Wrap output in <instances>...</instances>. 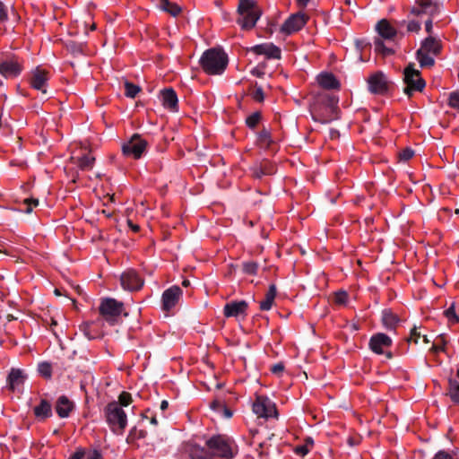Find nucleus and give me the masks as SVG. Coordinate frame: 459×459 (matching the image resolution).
Listing matches in <instances>:
<instances>
[{"instance_id": "nucleus-1", "label": "nucleus", "mask_w": 459, "mask_h": 459, "mask_svg": "<svg viewBox=\"0 0 459 459\" xmlns=\"http://www.w3.org/2000/svg\"><path fill=\"white\" fill-rule=\"evenodd\" d=\"M378 38L374 40L375 51L384 56L393 55L394 50L391 46L397 37V30L386 19H382L376 25Z\"/></svg>"}, {"instance_id": "nucleus-2", "label": "nucleus", "mask_w": 459, "mask_h": 459, "mask_svg": "<svg viewBox=\"0 0 459 459\" xmlns=\"http://www.w3.org/2000/svg\"><path fill=\"white\" fill-rule=\"evenodd\" d=\"M205 445L210 449L212 458L232 459L238 454V446L234 440L225 435H213Z\"/></svg>"}, {"instance_id": "nucleus-3", "label": "nucleus", "mask_w": 459, "mask_h": 459, "mask_svg": "<svg viewBox=\"0 0 459 459\" xmlns=\"http://www.w3.org/2000/svg\"><path fill=\"white\" fill-rule=\"evenodd\" d=\"M200 64L206 74H221L228 65V56L220 48H210L201 56Z\"/></svg>"}, {"instance_id": "nucleus-4", "label": "nucleus", "mask_w": 459, "mask_h": 459, "mask_svg": "<svg viewBox=\"0 0 459 459\" xmlns=\"http://www.w3.org/2000/svg\"><path fill=\"white\" fill-rule=\"evenodd\" d=\"M238 13L237 22L243 30L254 28L262 14L255 0H239Z\"/></svg>"}, {"instance_id": "nucleus-5", "label": "nucleus", "mask_w": 459, "mask_h": 459, "mask_svg": "<svg viewBox=\"0 0 459 459\" xmlns=\"http://www.w3.org/2000/svg\"><path fill=\"white\" fill-rule=\"evenodd\" d=\"M103 412L110 430L117 435L123 434L127 426V416L120 404L115 401L108 403Z\"/></svg>"}, {"instance_id": "nucleus-6", "label": "nucleus", "mask_w": 459, "mask_h": 459, "mask_svg": "<svg viewBox=\"0 0 459 459\" xmlns=\"http://www.w3.org/2000/svg\"><path fill=\"white\" fill-rule=\"evenodd\" d=\"M99 311L107 323L114 325L124 312V303L112 298H105L100 301Z\"/></svg>"}, {"instance_id": "nucleus-7", "label": "nucleus", "mask_w": 459, "mask_h": 459, "mask_svg": "<svg viewBox=\"0 0 459 459\" xmlns=\"http://www.w3.org/2000/svg\"><path fill=\"white\" fill-rule=\"evenodd\" d=\"M403 82L405 87L403 92L411 97L414 92H421L425 86V81L420 76V71L414 69L413 65H409L403 72Z\"/></svg>"}, {"instance_id": "nucleus-8", "label": "nucleus", "mask_w": 459, "mask_h": 459, "mask_svg": "<svg viewBox=\"0 0 459 459\" xmlns=\"http://www.w3.org/2000/svg\"><path fill=\"white\" fill-rule=\"evenodd\" d=\"M146 147L147 142L136 134L127 143L123 144L122 152L125 156L137 160L142 157Z\"/></svg>"}, {"instance_id": "nucleus-9", "label": "nucleus", "mask_w": 459, "mask_h": 459, "mask_svg": "<svg viewBox=\"0 0 459 459\" xmlns=\"http://www.w3.org/2000/svg\"><path fill=\"white\" fill-rule=\"evenodd\" d=\"M253 411L258 417L265 419L278 416L275 404L269 398L263 395L256 396L253 403Z\"/></svg>"}, {"instance_id": "nucleus-10", "label": "nucleus", "mask_w": 459, "mask_h": 459, "mask_svg": "<svg viewBox=\"0 0 459 459\" xmlns=\"http://www.w3.org/2000/svg\"><path fill=\"white\" fill-rule=\"evenodd\" d=\"M120 282L123 289L136 291L143 286L144 281L137 272L130 269L121 274Z\"/></svg>"}, {"instance_id": "nucleus-11", "label": "nucleus", "mask_w": 459, "mask_h": 459, "mask_svg": "<svg viewBox=\"0 0 459 459\" xmlns=\"http://www.w3.org/2000/svg\"><path fill=\"white\" fill-rule=\"evenodd\" d=\"M308 17L304 13L290 15L281 25V31L288 35L301 30L307 23Z\"/></svg>"}, {"instance_id": "nucleus-12", "label": "nucleus", "mask_w": 459, "mask_h": 459, "mask_svg": "<svg viewBox=\"0 0 459 459\" xmlns=\"http://www.w3.org/2000/svg\"><path fill=\"white\" fill-rule=\"evenodd\" d=\"M368 90L374 94H385L388 90V81L383 72H377L368 79Z\"/></svg>"}, {"instance_id": "nucleus-13", "label": "nucleus", "mask_w": 459, "mask_h": 459, "mask_svg": "<svg viewBox=\"0 0 459 459\" xmlns=\"http://www.w3.org/2000/svg\"><path fill=\"white\" fill-rule=\"evenodd\" d=\"M22 70V66L16 57H6L0 60V74L5 78L16 77Z\"/></svg>"}, {"instance_id": "nucleus-14", "label": "nucleus", "mask_w": 459, "mask_h": 459, "mask_svg": "<svg viewBox=\"0 0 459 459\" xmlns=\"http://www.w3.org/2000/svg\"><path fill=\"white\" fill-rule=\"evenodd\" d=\"M248 50L256 55H263L267 59H281V48L273 43L255 45L251 47Z\"/></svg>"}, {"instance_id": "nucleus-15", "label": "nucleus", "mask_w": 459, "mask_h": 459, "mask_svg": "<svg viewBox=\"0 0 459 459\" xmlns=\"http://www.w3.org/2000/svg\"><path fill=\"white\" fill-rule=\"evenodd\" d=\"M181 296L182 290L178 286H172L167 289L161 297L162 309L169 311L177 305Z\"/></svg>"}, {"instance_id": "nucleus-16", "label": "nucleus", "mask_w": 459, "mask_h": 459, "mask_svg": "<svg viewBox=\"0 0 459 459\" xmlns=\"http://www.w3.org/2000/svg\"><path fill=\"white\" fill-rule=\"evenodd\" d=\"M392 345L391 338L382 333H376L369 340V348L377 354H383L385 348Z\"/></svg>"}, {"instance_id": "nucleus-17", "label": "nucleus", "mask_w": 459, "mask_h": 459, "mask_svg": "<svg viewBox=\"0 0 459 459\" xmlns=\"http://www.w3.org/2000/svg\"><path fill=\"white\" fill-rule=\"evenodd\" d=\"M247 303L245 300L231 301L227 303L223 307V314L226 317H238L246 316Z\"/></svg>"}, {"instance_id": "nucleus-18", "label": "nucleus", "mask_w": 459, "mask_h": 459, "mask_svg": "<svg viewBox=\"0 0 459 459\" xmlns=\"http://www.w3.org/2000/svg\"><path fill=\"white\" fill-rule=\"evenodd\" d=\"M48 81V74L47 71L37 67L32 72L30 85L33 89L40 91L43 94L47 93V82Z\"/></svg>"}, {"instance_id": "nucleus-19", "label": "nucleus", "mask_w": 459, "mask_h": 459, "mask_svg": "<svg viewBox=\"0 0 459 459\" xmlns=\"http://www.w3.org/2000/svg\"><path fill=\"white\" fill-rule=\"evenodd\" d=\"M162 105L170 111L178 110V96L172 88H166L160 91Z\"/></svg>"}, {"instance_id": "nucleus-20", "label": "nucleus", "mask_w": 459, "mask_h": 459, "mask_svg": "<svg viewBox=\"0 0 459 459\" xmlns=\"http://www.w3.org/2000/svg\"><path fill=\"white\" fill-rule=\"evenodd\" d=\"M74 403L71 402L66 396H60L56 404V411L60 418H66L74 410Z\"/></svg>"}, {"instance_id": "nucleus-21", "label": "nucleus", "mask_w": 459, "mask_h": 459, "mask_svg": "<svg viewBox=\"0 0 459 459\" xmlns=\"http://www.w3.org/2000/svg\"><path fill=\"white\" fill-rule=\"evenodd\" d=\"M24 378L25 377L21 369L12 368L7 377L9 389L14 391L23 384Z\"/></svg>"}, {"instance_id": "nucleus-22", "label": "nucleus", "mask_w": 459, "mask_h": 459, "mask_svg": "<svg viewBox=\"0 0 459 459\" xmlns=\"http://www.w3.org/2000/svg\"><path fill=\"white\" fill-rule=\"evenodd\" d=\"M251 170L253 177L255 178H261L264 175L275 173L274 166L267 160L261 162L259 165H255Z\"/></svg>"}, {"instance_id": "nucleus-23", "label": "nucleus", "mask_w": 459, "mask_h": 459, "mask_svg": "<svg viewBox=\"0 0 459 459\" xmlns=\"http://www.w3.org/2000/svg\"><path fill=\"white\" fill-rule=\"evenodd\" d=\"M441 49L440 42L433 37L425 39L422 42L420 48L418 51L421 53H431L433 56H437Z\"/></svg>"}, {"instance_id": "nucleus-24", "label": "nucleus", "mask_w": 459, "mask_h": 459, "mask_svg": "<svg viewBox=\"0 0 459 459\" xmlns=\"http://www.w3.org/2000/svg\"><path fill=\"white\" fill-rule=\"evenodd\" d=\"M317 82L322 88L327 90L338 89L340 86V83L336 80L335 76L329 73L319 74L317 77Z\"/></svg>"}, {"instance_id": "nucleus-25", "label": "nucleus", "mask_w": 459, "mask_h": 459, "mask_svg": "<svg viewBox=\"0 0 459 459\" xmlns=\"http://www.w3.org/2000/svg\"><path fill=\"white\" fill-rule=\"evenodd\" d=\"M191 459H212L210 449L198 445H192L188 449Z\"/></svg>"}, {"instance_id": "nucleus-26", "label": "nucleus", "mask_w": 459, "mask_h": 459, "mask_svg": "<svg viewBox=\"0 0 459 459\" xmlns=\"http://www.w3.org/2000/svg\"><path fill=\"white\" fill-rule=\"evenodd\" d=\"M276 286L274 284H271L265 294L264 299L260 302L259 307L261 310L267 311L272 308L274 299L276 297Z\"/></svg>"}, {"instance_id": "nucleus-27", "label": "nucleus", "mask_w": 459, "mask_h": 459, "mask_svg": "<svg viewBox=\"0 0 459 459\" xmlns=\"http://www.w3.org/2000/svg\"><path fill=\"white\" fill-rule=\"evenodd\" d=\"M447 383L446 395L449 396L455 404L459 405V382L455 378L449 377Z\"/></svg>"}, {"instance_id": "nucleus-28", "label": "nucleus", "mask_w": 459, "mask_h": 459, "mask_svg": "<svg viewBox=\"0 0 459 459\" xmlns=\"http://www.w3.org/2000/svg\"><path fill=\"white\" fill-rule=\"evenodd\" d=\"M34 414L39 419L50 417L52 415L51 404L47 400H41L40 403L34 408Z\"/></svg>"}, {"instance_id": "nucleus-29", "label": "nucleus", "mask_w": 459, "mask_h": 459, "mask_svg": "<svg viewBox=\"0 0 459 459\" xmlns=\"http://www.w3.org/2000/svg\"><path fill=\"white\" fill-rule=\"evenodd\" d=\"M95 163V158L90 153L77 158L76 164L81 170H91Z\"/></svg>"}, {"instance_id": "nucleus-30", "label": "nucleus", "mask_w": 459, "mask_h": 459, "mask_svg": "<svg viewBox=\"0 0 459 459\" xmlns=\"http://www.w3.org/2000/svg\"><path fill=\"white\" fill-rule=\"evenodd\" d=\"M399 319L398 316L390 310H384L382 322L386 329H394Z\"/></svg>"}, {"instance_id": "nucleus-31", "label": "nucleus", "mask_w": 459, "mask_h": 459, "mask_svg": "<svg viewBox=\"0 0 459 459\" xmlns=\"http://www.w3.org/2000/svg\"><path fill=\"white\" fill-rule=\"evenodd\" d=\"M70 459H103V457L98 450H91L88 452L78 450L70 457Z\"/></svg>"}, {"instance_id": "nucleus-32", "label": "nucleus", "mask_w": 459, "mask_h": 459, "mask_svg": "<svg viewBox=\"0 0 459 459\" xmlns=\"http://www.w3.org/2000/svg\"><path fill=\"white\" fill-rule=\"evenodd\" d=\"M159 6L162 11L169 13L174 17L178 16L181 12V8L177 4L171 3L169 0H160Z\"/></svg>"}, {"instance_id": "nucleus-33", "label": "nucleus", "mask_w": 459, "mask_h": 459, "mask_svg": "<svg viewBox=\"0 0 459 459\" xmlns=\"http://www.w3.org/2000/svg\"><path fill=\"white\" fill-rule=\"evenodd\" d=\"M80 330L89 340H93L100 336V333L95 329V324L93 322L82 325Z\"/></svg>"}, {"instance_id": "nucleus-34", "label": "nucleus", "mask_w": 459, "mask_h": 459, "mask_svg": "<svg viewBox=\"0 0 459 459\" xmlns=\"http://www.w3.org/2000/svg\"><path fill=\"white\" fill-rule=\"evenodd\" d=\"M417 59L422 67H430L434 65L435 61L431 53H421L417 51Z\"/></svg>"}, {"instance_id": "nucleus-35", "label": "nucleus", "mask_w": 459, "mask_h": 459, "mask_svg": "<svg viewBox=\"0 0 459 459\" xmlns=\"http://www.w3.org/2000/svg\"><path fill=\"white\" fill-rule=\"evenodd\" d=\"M429 8H433L431 0H419L418 6L413 7L411 12L416 15H420Z\"/></svg>"}, {"instance_id": "nucleus-36", "label": "nucleus", "mask_w": 459, "mask_h": 459, "mask_svg": "<svg viewBox=\"0 0 459 459\" xmlns=\"http://www.w3.org/2000/svg\"><path fill=\"white\" fill-rule=\"evenodd\" d=\"M141 91V88L130 82H125V94L128 98H134L139 91Z\"/></svg>"}, {"instance_id": "nucleus-37", "label": "nucleus", "mask_w": 459, "mask_h": 459, "mask_svg": "<svg viewBox=\"0 0 459 459\" xmlns=\"http://www.w3.org/2000/svg\"><path fill=\"white\" fill-rule=\"evenodd\" d=\"M243 273L249 275H255L258 270V264L254 261L244 262L242 264Z\"/></svg>"}, {"instance_id": "nucleus-38", "label": "nucleus", "mask_w": 459, "mask_h": 459, "mask_svg": "<svg viewBox=\"0 0 459 459\" xmlns=\"http://www.w3.org/2000/svg\"><path fill=\"white\" fill-rule=\"evenodd\" d=\"M258 143L260 145L264 147H268L271 144V134L267 129L264 128L262 131H260L258 134Z\"/></svg>"}, {"instance_id": "nucleus-39", "label": "nucleus", "mask_w": 459, "mask_h": 459, "mask_svg": "<svg viewBox=\"0 0 459 459\" xmlns=\"http://www.w3.org/2000/svg\"><path fill=\"white\" fill-rule=\"evenodd\" d=\"M38 371L45 378H50L52 376V367L48 362H41L38 366Z\"/></svg>"}, {"instance_id": "nucleus-40", "label": "nucleus", "mask_w": 459, "mask_h": 459, "mask_svg": "<svg viewBox=\"0 0 459 459\" xmlns=\"http://www.w3.org/2000/svg\"><path fill=\"white\" fill-rule=\"evenodd\" d=\"M445 315L451 323H459V315L456 314V307L455 303H452L451 306L445 311Z\"/></svg>"}, {"instance_id": "nucleus-41", "label": "nucleus", "mask_w": 459, "mask_h": 459, "mask_svg": "<svg viewBox=\"0 0 459 459\" xmlns=\"http://www.w3.org/2000/svg\"><path fill=\"white\" fill-rule=\"evenodd\" d=\"M22 204L24 208H21V210L26 213H30L33 210V207L39 205V199L37 198H26L23 200Z\"/></svg>"}, {"instance_id": "nucleus-42", "label": "nucleus", "mask_w": 459, "mask_h": 459, "mask_svg": "<svg viewBox=\"0 0 459 459\" xmlns=\"http://www.w3.org/2000/svg\"><path fill=\"white\" fill-rule=\"evenodd\" d=\"M432 459H459V457L455 452L439 450L435 454Z\"/></svg>"}, {"instance_id": "nucleus-43", "label": "nucleus", "mask_w": 459, "mask_h": 459, "mask_svg": "<svg viewBox=\"0 0 459 459\" xmlns=\"http://www.w3.org/2000/svg\"><path fill=\"white\" fill-rule=\"evenodd\" d=\"M261 119V114L259 112H255L248 116L246 119V124L250 128H255Z\"/></svg>"}, {"instance_id": "nucleus-44", "label": "nucleus", "mask_w": 459, "mask_h": 459, "mask_svg": "<svg viewBox=\"0 0 459 459\" xmlns=\"http://www.w3.org/2000/svg\"><path fill=\"white\" fill-rule=\"evenodd\" d=\"M446 340H445V337L443 335H439L437 337V340L435 343H433L432 347H431V351L434 352V353H437L439 351H443L445 350V345H446Z\"/></svg>"}, {"instance_id": "nucleus-45", "label": "nucleus", "mask_w": 459, "mask_h": 459, "mask_svg": "<svg viewBox=\"0 0 459 459\" xmlns=\"http://www.w3.org/2000/svg\"><path fill=\"white\" fill-rule=\"evenodd\" d=\"M132 395L131 394L127 392H122L118 396V402H117L118 404H120V407L122 406H128L132 403Z\"/></svg>"}, {"instance_id": "nucleus-46", "label": "nucleus", "mask_w": 459, "mask_h": 459, "mask_svg": "<svg viewBox=\"0 0 459 459\" xmlns=\"http://www.w3.org/2000/svg\"><path fill=\"white\" fill-rule=\"evenodd\" d=\"M448 105L453 108L459 109V91H453L449 94Z\"/></svg>"}, {"instance_id": "nucleus-47", "label": "nucleus", "mask_w": 459, "mask_h": 459, "mask_svg": "<svg viewBox=\"0 0 459 459\" xmlns=\"http://www.w3.org/2000/svg\"><path fill=\"white\" fill-rule=\"evenodd\" d=\"M251 95L252 98L257 102H262L264 100V93L261 86L255 85Z\"/></svg>"}, {"instance_id": "nucleus-48", "label": "nucleus", "mask_w": 459, "mask_h": 459, "mask_svg": "<svg viewBox=\"0 0 459 459\" xmlns=\"http://www.w3.org/2000/svg\"><path fill=\"white\" fill-rule=\"evenodd\" d=\"M348 294L345 291H338L334 293L333 301L337 305L346 304Z\"/></svg>"}, {"instance_id": "nucleus-49", "label": "nucleus", "mask_w": 459, "mask_h": 459, "mask_svg": "<svg viewBox=\"0 0 459 459\" xmlns=\"http://www.w3.org/2000/svg\"><path fill=\"white\" fill-rule=\"evenodd\" d=\"M327 107L332 112H335L337 110V103L338 99L334 96H326Z\"/></svg>"}, {"instance_id": "nucleus-50", "label": "nucleus", "mask_w": 459, "mask_h": 459, "mask_svg": "<svg viewBox=\"0 0 459 459\" xmlns=\"http://www.w3.org/2000/svg\"><path fill=\"white\" fill-rule=\"evenodd\" d=\"M413 155H414V152L410 148H406L399 153V158H400V160H402L403 161H407L410 159H411L413 157Z\"/></svg>"}, {"instance_id": "nucleus-51", "label": "nucleus", "mask_w": 459, "mask_h": 459, "mask_svg": "<svg viewBox=\"0 0 459 459\" xmlns=\"http://www.w3.org/2000/svg\"><path fill=\"white\" fill-rule=\"evenodd\" d=\"M8 20L7 7L0 1V23Z\"/></svg>"}, {"instance_id": "nucleus-52", "label": "nucleus", "mask_w": 459, "mask_h": 459, "mask_svg": "<svg viewBox=\"0 0 459 459\" xmlns=\"http://www.w3.org/2000/svg\"><path fill=\"white\" fill-rule=\"evenodd\" d=\"M294 452L298 455L304 456L309 452V448L307 447V445H301L295 447Z\"/></svg>"}, {"instance_id": "nucleus-53", "label": "nucleus", "mask_w": 459, "mask_h": 459, "mask_svg": "<svg viewBox=\"0 0 459 459\" xmlns=\"http://www.w3.org/2000/svg\"><path fill=\"white\" fill-rule=\"evenodd\" d=\"M420 337V333H419L418 330H417V327L414 326L411 330V334H410V337L408 339V342H412L413 341L415 343H417Z\"/></svg>"}, {"instance_id": "nucleus-54", "label": "nucleus", "mask_w": 459, "mask_h": 459, "mask_svg": "<svg viewBox=\"0 0 459 459\" xmlns=\"http://www.w3.org/2000/svg\"><path fill=\"white\" fill-rule=\"evenodd\" d=\"M223 403L220 400H213L211 404H210V407L212 410L215 411H218V412H221V408L223 407Z\"/></svg>"}, {"instance_id": "nucleus-55", "label": "nucleus", "mask_w": 459, "mask_h": 459, "mask_svg": "<svg viewBox=\"0 0 459 459\" xmlns=\"http://www.w3.org/2000/svg\"><path fill=\"white\" fill-rule=\"evenodd\" d=\"M407 30L409 31H419L420 30V24L418 22L411 21L407 25Z\"/></svg>"}, {"instance_id": "nucleus-56", "label": "nucleus", "mask_w": 459, "mask_h": 459, "mask_svg": "<svg viewBox=\"0 0 459 459\" xmlns=\"http://www.w3.org/2000/svg\"><path fill=\"white\" fill-rule=\"evenodd\" d=\"M432 7L433 8H429V9L426 10V12L423 14H429V16H434V15L437 14L438 11H439L437 4L432 3Z\"/></svg>"}, {"instance_id": "nucleus-57", "label": "nucleus", "mask_w": 459, "mask_h": 459, "mask_svg": "<svg viewBox=\"0 0 459 459\" xmlns=\"http://www.w3.org/2000/svg\"><path fill=\"white\" fill-rule=\"evenodd\" d=\"M143 416L146 419H149L150 418V421L152 424L153 425H157L158 424V421H157V418L155 415H152L150 411V410H147L143 414Z\"/></svg>"}, {"instance_id": "nucleus-58", "label": "nucleus", "mask_w": 459, "mask_h": 459, "mask_svg": "<svg viewBox=\"0 0 459 459\" xmlns=\"http://www.w3.org/2000/svg\"><path fill=\"white\" fill-rule=\"evenodd\" d=\"M271 370L273 374L281 373L284 370V365L282 363L274 364Z\"/></svg>"}, {"instance_id": "nucleus-59", "label": "nucleus", "mask_w": 459, "mask_h": 459, "mask_svg": "<svg viewBox=\"0 0 459 459\" xmlns=\"http://www.w3.org/2000/svg\"><path fill=\"white\" fill-rule=\"evenodd\" d=\"M221 412H222L223 416L227 419H230L232 416V411L225 405L221 408Z\"/></svg>"}, {"instance_id": "nucleus-60", "label": "nucleus", "mask_w": 459, "mask_h": 459, "mask_svg": "<svg viewBox=\"0 0 459 459\" xmlns=\"http://www.w3.org/2000/svg\"><path fill=\"white\" fill-rule=\"evenodd\" d=\"M425 30L428 33L431 34L432 33V20L431 19H428L425 22Z\"/></svg>"}, {"instance_id": "nucleus-61", "label": "nucleus", "mask_w": 459, "mask_h": 459, "mask_svg": "<svg viewBox=\"0 0 459 459\" xmlns=\"http://www.w3.org/2000/svg\"><path fill=\"white\" fill-rule=\"evenodd\" d=\"M127 223L133 231L138 232L140 230L139 225L133 223L131 221H128Z\"/></svg>"}, {"instance_id": "nucleus-62", "label": "nucleus", "mask_w": 459, "mask_h": 459, "mask_svg": "<svg viewBox=\"0 0 459 459\" xmlns=\"http://www.w3.org/2000/svg\"><path fill=\"white\" fill-rule=\"evenodd\" d=\"M252 74L257 77H261L264 75V72L259 70L258 68H255L252 71Z\"/></svg>"}, {"instance_id": "nucleus-63", "label": "nucleus", "mask_w": 459, "mask_h": 459, "mask_svg": "<svg viewBox=\"0 0 459 459\" xmlns=\"http://www.w3.org/2000/svg\"><path fill=\"white\" fill-rule=\"evenodd\" d=\"M168 406H169V403L166 401V400H163L161 403H160V410L161 411H165L168 409Z\"/></svg>"}, {"instance_id": "nucleus-64", "label": "nucleus", "mask_w": 459, "mask_h": 459, "mask_svg": "<svg viewBox=\"0 0 459 459\" xmlns=\"http://www.w3.org/2000/svg\"><path fill=\"white\" fill-rule=\"evenodd\" d=\"M313 439L311 437H307L305 439V444L304 445H307V447L310 449V447L313 446Z\"/></svg>"}]
</instances>
